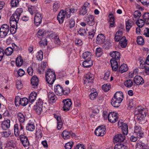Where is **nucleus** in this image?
I'll return each instance as SVG.
<instances>
[{"mask_svg": "<svg viewBox=\"0 0 149 149\" xmlns=\"http://www.w3.org/2000/svg\"><path fill=\"white\" fill-rule=\"evenodd\" d=\"M77 9L75 8L72 7L70 9L68 8L66 9L64 11L63 10H61L57 16V19L60 23H62L64 19V18L66 16L67 18L70 17V13H74L77 12Z\"/></svg>", "mask_w": 149, "mask_h": 149, "instance_id": "f257e3e1", "label": "nucleus"}, {"mask_svg": "<svg viewBox=\"0 0 149 149\" xmlns=\"http://www.w3.org/2000/svg\"><path fill=\"white\" fill-rule=\"evenodd\" d=\"M45 77L47 83L50 85H52L56 80L55 72L51 69H48L46 72Z\"/></svg>", "mask_w": 149, "mask_h": 149, "instance_id": "f03ea898", "label": "nucleus"}, {"mask_svg": "<svg viewBox=\"0 0 149 149\" xmlns=\"http://www.w3.org/2000/svg\"><path fill=\"white\" fill-rule=\"evenodd\" d=\"M94 79V75L91 73H88L84 76V84L87 85L89 84L90 85L92 84L93 82Z\"/></svg>", "mask_w": 149, "mask_h": 149, "instance_id": "7ed1b4c3", "label": "nucleus"}, {"mask_svg": "<svg viewBox=\"0 0 149 149\" xmlns=\"http://www.w3.org/2000/svg\"><path fill=\"white\" fill-rule=\"evenodd\" d=\"M106 128L104 125L98 127L95 131V134L98 136H103L105 133Z\"/></svg>", "mask_w": 149, "mask_h": 149, "instance_id": "20e7f679", "label": "nucleus"}, {"mask_svg": "<svg viewBox=\"0 0 149 149\" xmlns=\"http://www.w3.org/2000/svg\"><path fill=\"white\" fill-rule=\"evenodd\" d=\"M118 118V114L114 112H110L109 113L108 116V120L111 123H115L116 122Z\"/></svg>", "mask_w": 149, "mask_h": 149, "instance_id": "39448f33", "label": "nucleus"}, {"mask_svg": "<svg viewBox=\"0 0 149 149\" xmlns=\"http://www.w3.org/2000/svg\"><path fill=\"white\" fill-rule=\"evenodd\" d=\"M134 133L139 138H141L144 136L143 131L139 126L136 125L134 127Z\"/></svg>", "mask_w": 149, "mask_h": 149, "instance_id": "423d86ee", "label": "nucleus"}, {"mask_svg": "<svg viewBox=\"0 0 149 149\" xmlns=\"http://www.w3.org/2000/svg\"><path fill=\"white\" fill-rule=\"evenodd\" d=\"M46 105V103H45L43 104L44 107L35 105L34 107V109L35 110L36 112L38 114H40L41 113H44L46 112L48 109V108L46 107L45 106V105Z\"/></svg>", "mask_w": 149, "mask_h": 149, "instance_id": "0eeeda50", "label": "nucleus"}, {"mask_svg": "<svg viewBox=\"0 0 149 149\" xmlns=\"http://www.w3.org/2000/svg\"><path fill=\"white\" fill-rule=\"evenodd\" d=\"M19 139L21 141L23 146L25 147L28 148L29 143L27 137L24 135L21 134L20 136Z\"/></svg>", "mask_w": 149, "mask_h": 149, "instance_id": "6e6552de", "label": "nucleus"}, {"mask_svg": "<svg viewBox=\"0 0 149 149\" xmlns=\"http://www.w3.org/2000/svg\"><path fill=\"white\" fill-rule=\"evenodd\" d=\"M63 102L64 103L63 107V110L66 111L69 110L72 104L71 100L69 99H65L63 100Z\"/></svg>", "mask_w": 149, "mask_h": 149, "instance_id": "1a4fd4ad", "label": "nucleus"}, {"mask_svg": "<svg viewBox=\"0 0 149 149\" xmlns=\"http://www.w3.org/2000/svg\"><path fill=\"white\" fill-rule=\"evenodd\" d=\"M84 20L90 26H93L95 24L94 17L93 15H89L86 16L84 17Z\"/></svg>", "mask_w": 149, "mask_h": 149, "instance_id": "9d476101", "label": "nucleus"}, {"mask_svg": "<svg viewBox=\"0 0 149 149\" xmlns=\"http://www.w3.org/2000/svg\"><path fill=\"white\" fill-rule=\"evenodd\" d=\"M75 134L72 132H69L65 130L63 131L61 134V136L65 140H67L70 138V136H74Z\"/></svg>", "mask_w": 149, "mask_h": 149, "instance_id": "9b49d317", "label": "nucleus"}, {"mask_svg": "<svg viewBox=\"0 0 149 149\" xmlns=\"http://www.w3.org/2000/svg\"><path fill=\"white\" fill-rule=\"evenodd\" d=\"M125 138V135L123 134H118L116 135L113 138L115 142H123Z\"/></svg>", "mask_w": 149, "mask_h": 149, "instance_id": "f8f14e48", "label": "nucleus"}, {"mask_svg": "<svg viewBox=\"0 0 149 149\" xmlns=\"http://www.w3.org/2000/svg\"><path fill=\"white\" fill-rule=\"evenodd\" d=\"M42 17L41 14L39 13L35 14L34 17V23L36 26H38L41 23Z\"/></svg>", "mask_w": 149, "mask_h": 149, "instance_id": "ddd939ff", "label": "nucleus"}, {"mask_svg": "<svg viewBox=\"0 0 149 149\" xmlns=\"http://www.w3.org/2000/svg\"><path fill=\"white\" fill-rule=\"evenodd\" d=\"M54 91L56 94L58 95H61L63 94V88L59 85H55L54 86Z\"/></svg>", "mask_w": 149, "mask_h": 149, "instance_id": "4468645a", "label": "nucleus"}, {"mask_svg": "<svg viewBox=\"0 0 149 149\" xmlns=\"http://www.w3.org/2000/svg\"><path fill=\"white\" fill-rule=\"evenodd\" d=\"M134 81L137 85H142L144 83L143 78L140 76H135L134 79Z\"/></svg>", "mask_w": 149, "mask_h": 149, "instance_id": "2eb2a0df", "label": "nucleus"}, {"mask_svg": "<svg viewBox=\"0 0 149 149\" xmlns=\"http://www.w3.org/2000/svg\"><path fill=\"white\" fill-rule=\"evenodd\" d=\"M118 61L114 58H111L110 60V62L113 71H116L118 68Z\"/></svg>", "mask_w": 149, "mask_h": 149, "instance_id": "dca6fc26", "label": "nucleus"}, {"mask_svg": "<svg viewBox=\"0 0 149 149\" xmlns=\"http://www.w3.org/2000/svg\"><path fill=\"white\" fill-rule=\"evenodd\" d=\"M10 120L9 119L3 121L1 124L3 130H6L9 128L10 125Z\"/></svg>", "mask_w": 149, "mask_h": 149, "instance_id": "f3484780", "label": "nucleus"}, {"mask_svg": "<svg viewBox=\"0 0 149 149\" xmlns=\"http://www.w3.org/2000/svg\"><path fill=\"white\" fill-rule=\"evenodd\" d=\"M105 41V37L102 34L98 35L96 38V42L97 44H101L104 43Z\"/></svg>", "mask_w": 149, "mask_h": 149, "instance_id": "a211bd4d", "label": "nucleus"}, {"mask_svg": "<svg viewBox=\"0 0 149 149\" xmlns=\"http://www.w3.org/2000/svg\"><path fill=\"white\" fill-rule=\"evenodd\" d=\"M122 101L113 98L111 100V104L113 107L117 108L120 106Z\"/></svg>", "mask_w": 149, "mask_h": 149, "instance_id": "6ab92c4d", "label": "nucleus"}, {"mask_svg": "<svg viewBox=\"0 0 149 149\" xmlns=\"http://www.w3.org/2000/svg\"><path fill=\"white\" fill-rule=\"evenodd\" d=\"M34 123L30 120L26 126V129L30 131H33L35 129Z\"/></svg>", "mask_w": 149, "mask_h": 149, "instance_id": "aec40b11", "label": "nucleus"}, {"mask_svg": "<svg viewBox=\"0 0 149 149\" xmlns=\"http://www.w3.org/2000/svg\"><path fill=\"white\" fill-rule=\"evenodd\" d=\"M113 98L122 101L124 98L123 94L121 91L117 92L114 94Z\"/></svg>", "mask_w": 149, "mask_h": 149, "instance_id": "412c9836", "label": "nucleus"}, {"mask_svg": "<svg viewBox=\"0 0 149 149\" xmlns=\"http://www.w3.org/2000/svg\"><path fill=\"white\" fill-rule=\"evenodd\" d=\"M54 116L57 121V129L58 130L61 129L63 125L62 122L61 118L56 114H54Z\"/></svg>", "mask_w": 149, "mask_h": 149, "instance_id": "4be33fe9", "label": "nucleus"}, {"mask_svg": "<svg viewBox=\"0 0 149 149\" xmlns=\"http://www.w3.org/2000/svg\"><path fill=\"white\" fill-rule=\"evenodd\" d=\"M110 55L112 58L115 59L116 60H118L120 56V53L116 51L111 52Z\"/></svg>", "mask_w": 149, "mask_h": 149, "instance_id": "5701e85b", "label": "nucleus"}, {"mask_svg": "<svg viewBox=\"0 0 149 149\" xmlns=\"http://www.w3.org/2000/svg\"><path fill=\"white\" fill-rule=\"evenodd\" d=\"M48 98L52 102H55L57 99L56 95L53 92L48 93Z\"/></svg>", "mask_w": 149, "mask_h": 149, "instance_id": "b1692460", "label": "nucleus"}, {"mask_svg": "<svg viewBox=\"0 0 149 149\" xmlns=\"http://www.w3.org/2000/svg\"><path fill=\"white\" fill-rule=\"evenodd\" d=\"M120 46L122 48L125 47L127 44V41L125 36H123L119 42Z\"/></svg>", "mask_w": 149, "mask_h": 149, "instance_id": "393cba45", "label": "nucleus"}, {"mask_svg": "<svg viewBox=\"0 0 149 149\" xmlns=\"http://www.w3.org/2000/svg\"><path fill=\"white\" fill-rule=\"evenodd\" d=\"M65 23L69 26L70 29L74 27L75 24V21L73 18L68 19L66 21Z\"/></svg>", "mask_w": 149, "mask_h": 149, "instance_id": "a878e982", "label": "nucleus"}, {"mask_svg": "<svg viewBox=\"0 0 149 149\" xmlns=\"http://www.w3.org/2000/svg\"><path fill=\"white\" fill-rule=\"evenodd\" d=\"M31 84L32 86H38L39 83L38 79L36 76H34L32 77L31 80Z\"/></svg>", "mask_w": 149, "mask_h": 149, "instance_id": "bb28decb", "label": "nucleus"}, {"mask_svg": "<svg viewBox=\"0 0 149 149\" xmlns=\"http://www.w3.org/2000/svg\"><path fill=\"white\" fill-rule=\"evenodd\" d=\"M138 115L142 118L146 116V112L144 108H140V109H138Z\"/></svg>", "mask_w": 149, "mask_h": 149, "instance_id": "cd10ccee", "label": "nucleus"}, {"mask_svg": "<svg viewBox=\"0 0 149 149\" xmlns=\"http://www.w3.org/2000/svg\"><path fill=\"white\" fill-rule=\"evenodd\" d=\"M93 61L92 60H85L82 63V65L85 68L90 67L93 65Z\"/></svg>", "mask_w": 149, "mask_h": 149, "instance_id": "c85d7f7f", "label": "nucleus"}, {"mask_svg": "<svg viewBox=\"0 0 149 149\" xmlns=\"http://www.w3.org/2000/svg\"><path fill=\"white\" fill-rule=\"evenodd\" d=\"M133 24V23L132 21L130 20H128L126 23V29L127 32H129L130 29L132 27Z\"/></svg>", "mask_w": 149, "mask_h": 149, "instance_id": "c756f323", "label": "nucleus"}, {"mask_svg": "<svg viewBox=\"0 0 149 149\" xmlns=\"http://www.w3.org/2000/svg\"><path fill=\"white\" fill-rule=\"evenodd\" d=\"M37 95V93L33 92L31 93L29 97V100L30 102L31 103L36 100Z\"/></svg>", "mask_w": 149, "mask_h": 149, "instance_id": "7c9ffc66", "label": "nucleus"}, {"mask_svg": "<svg viewBox=\"0 0 149 149\" xmlns=\"http://www.w3.org/2000/svg\"><path fill=\"white\" fill-rule=\"evenodd\" d=\"M118 69L119 72L122 73L126 72L128 70V68L126 64H123Z\"/></svg>", "mask_w": 149, "mask_h": 149, "instance_id": "2f4dec72", "label": "nucleus"}, {"mask_svg": "<svg viewBox=\"0 0 149 149\" xmlns=\"http://www.w3.org/2000/svg\"><path fill=\"white\" fill-rule=\"evenodd\" d=\"M38 8L36 6H31V7L29 8V11L31 15L33 13H37L38 11Z\"/></svg>", "mask_w": 149, "mask_h": 149, "instance_id": "473e14b6", "label": "nucleus"}, {"mask_svg": "<svg viewBox=\"0 0 149 149\" xmlns=\"http://www.w3.org/2000/svg\"><path fill=\"white\" fill-rule=\"evenodd\" d=\"M142 18L147 24H149V13H146L142 15Z\"/></svg>", "mask_w": 149, "mask_h": 149, "instance_id": "72a5a7b5", "label": "nucleus"}, {"mask_svg": "<svg viewBox=\"0 0 149 149\" xmlns=\"http://www.w3.org/2000/svg\"><path fill=\"white\" fill-rule=\"evenodd\" d=\"M91 54L89 52H87L84 53L82 55V58L85 59V60H90Z\"/></svg>", "mask_w": 149, "mask_h": 149, "instance_id": "f704fd0d", "label": "nucleus"}, {"mask_svg": "<svg viewBox=\"0 0 149 149\" xmlns=\"http://www.w3.org/2000/svg\"><path fill=\"white\" fill-rule=\"evenodd\" d=\"M19 124H16L14 126V131L15 135L17 137H18L19 135Z\"/></svg>", "mask_w": 149, "mask_h": 149, "instance_id": "c9c22d12", "label": "nucleus"}, {"mask_svg": "<svg viewBox=\"0 0 149 149\" xmlns=\"http://www.w3.org/2000/svg\"><path fill=\"white\" fill-rule=\"evenodd\" d=\"M133 84V82L132 80L131 79H127L124 82V84L125 86L128 88L132 87Z\"/></svg>", "mask_w": 149, "mask_h": 149, "instance_id": "e433bc0d", "label": "nucleus"}, {"mask_svg": "<svg viewBox=\"0 0 149 149\" xmlns=\"http://www.w3.org/2000/svg\"><path fill=\"white\" fill-rule=\"evenodd\" d=\"M128 126L126 123H123L122 125V130L123 134L125 135L127 134L128 133Z\"/></svg>", "mask_w": 149, "mask_h": 149, "instance_id": "4c0bfd02", "label": "nucleus"}, {"mask_svg": "<svg viewBox=\"0 0 149 149\" xmlns=\"http://www.w3.org/2000/svg\"><path fill=\"white\" fill-rule=\"evenodd\" d=\"M136 23L139 27L141 28L143 26L145 22H144V21L142 18V19H139L137 20Z\"/></svg>", "mask_w": 149, "mask_h": 149, "instance_id": "58836bf2", "label": "nucleus"}, {"mask_svg": "<svg viewBox=\"0 0 149 149\" xmlns=\"http://www.w3.org/2000/svg\"><path fill=\"white\" fill-rule=\"evenodd\" d=\"M29 102V100L26 97L21 98L20 105L23 106H25Z\"/></svg>", "mask_w": 149, "mask_h": 149, "instance_id": "ea45409f", "label": "nucleus"}, {"mask_svg": "<svg viewBox=\"0 0 149 149\" xmlns=\"http://www.w3.org/2000/svg\"><path fill=\"white\" fill-rule=\"evenodd\" d=\"M114 149H128L127 146L122 143H118L115 145Z\"/></svg>", "mask_w": 149, "mask_h": 149, "instance_id": "a19ab883", "label": "nucleus"}, {"mask_svg": "<svg viewBox=\"0 0 149 149\" xmlns=\"http://www.w3.org/2000/svg\"><path fill=\"white\" fill-rule=\"evenodd\" d=\"M17 118L20 123H23L25 121V118L24 115L21 113H17Z\"/></svg>", "mask_w": 149, "mask_h": 149, "instance_id": "79ce46f5", "label": "nucleus"}, {"mask_svg": "<svg viewBox=\"0 0 149 149\" xmlns=\"http://www.w3.org/2000/svg\"><path fill=\"white\" fill-rule=\"evenodd\" d=\"M13 52V48L10 47H9L6 48L5 53L7 56H8L11 55L12 54Z\"/></svg>", "mask_w": 149, "mask_h": 149, "instance_id": "37998d69", "label": "nucleus"}, {"mask_svg": "<svg viewBox=\"0 0 149 149\" xmlns=\"http://www.w3.org/2000/svg\"><path fill=\"white\" fill-rule=\"evenodd\" d=\"M23 61L21 56L17 57L16 60V65L18 67L20 66L22 64Z\"/></svg>", "mask_w": 149, "mask_h": 149, "instance_id": "c03bdc74", "label": "nucleus"}, {"mask_svg": "<svg viewBox=\"0 0 149 149\" xmlns=\"http://www.w3.org/2000/svg\"><path fill=\"white\" fill-rule=\"evenodd\" d=\"M20 16L16 14V13H14L10 17V19H11L13 21H18Z\"/></svg>", "mask_w": 149, "mask_h": 149, "instance_id": "a18cd8bd", "label": "nucleus"}, {"mask_svg": "<svg viewBox=\"0 0 149 149\" xmlns=\"http://www.w3.org/2000/svg\"><path fill=\"white\" fill-rule=\"evenodd\" d=\"M136 42L138 44L140 45H143L144 42L143 38L141 36H139L138 37Z\"/></svg>", "mask_w": 149, "mask_h": 149, "instance_id": "49530a36", "label": "nucleus"}, {"mask_svg": "<svg viewBox=\"0 0 149 149\" xmlns=\"http://www.w3.org/2000/svg\"><path fill=\"white\" fill-rule=\"evenodd\" d=\"M111 88L110 85L109 84H104L102 86V88L105 92H108Z\"/></svg>", "mask_w": 149, "mask_h": 149, "instance_id": "de8ad7c7", "label": "nucleus"}, {"mask_svg": "<svg viewBox=\"0 0 149 149\" xmlns=\"http://www.w3.org/2000/svg\"><path fill=\"white\" fill-rule=\"evenodd\" d=\"M0 30L2 31H9V26L7 24H4L2 25L0 29Z\"/></svg>", "mask_w": 149, "mask_h": 149, "instance_id": "09e8293b", "label": "nucleus"}, {"mask_svg": "<svg viewBox=\"0 0 149 149\" xmlns=\"http://www.w3.org/2000/svg\"><path fill=\"white\" fill-rule=\"evenodd\" d=\"M102 52L100 48H97L95 51V54L97 57H100L102 54Z\"/></svg>", "mask_w": 149, "mask_h": 149, "instance_id": "8fccbe9b", "label": "nucleus"}, {"mask_svg": "<svg viewBox=\"0 0 149 149\" xmlns=\"http://www.w3.org/2000/svg\"><path fill=\"white\" fill-rule=\"evenodd\" d=\"M21 98L19 96L15 97V103L16 106H19L20 105V100Z\"/></svg>", "mask_w": 149, "mask_h": 149, "instance_id": "3c124183", "label": "nucleus"}, {"mask_svg": "<svg viewBox=\"0 0 149 149\" xmlns=\"http://www.w3.org/2000/svg\"><path fill=\"white\" fill-rule=\"evenodd\" d=\"M133 16L135 18L138 19L141 16V13L138 10H136L134 12Z\"/></svg>", "mask_w": 149, "mask_h": 149, "instance_id": "603ef678", "label": "nucleus"}, {"mask_svg": "<svg viewBox=\"0 0 149 149\" xmlns=\"http://www.w3.org/2000/svg\"><path fill=\"white\" fill-rule=\"evenodd\" d=\"M19 3V0H12L10 2V4L12 7L17 6Z\"/></svg>", "mask_w": 149, "mask_h": 149, "instance_id": "864d4df0", "label": "nucleus"}, {"mask_svg": "<svg viewBox=\"0 0 149 149\" xmlns=\"http://www.w3.org/2000/svg\"><path fill=\"white\" fill-rule=\"evenodd\" d=\"M73 143L72 142H68L66 143L65 146V149H71L73 146Z\"/></svg>", "mask_w": 149, "mask_h": 149, "instance_id": "5fc2aeb1", "label": "nucleus"}, {"mask_svg": "<svg viewBox=\"0 0 149 149\" xmlns=\"http://www.w3.org/2000/svg\"><path fill=\"white\" fill-rule=\"evenodd\" d=\"M38 54L37 56V58L38 60H41L43 58V53L41 50H40L38 52Z\"/></svg>", "mask_w": 149, "mask_h": 149, "instance_id": "6e6d98bb", "label": "nucleus"}, {"mask_svg": "<svg viewBox=\"0 0 149 149\" xmlns=\"http://www.w3.org/2000/svg\"><path fill=\"white\" fill-rule=\"evenodd\" d=\"M18 21H13L12 20H10V24L11 26L17 27V24Z\"/></svg>", "mask_w": 149, "mask_h": 149, "instance_id": "4d7b16f0", "label": "nucleus"}, {"mask_svg": "<svg viewBox=\"0 0 149 149\" xmlns=\"http://www.w3.org/2000/svg\"><path fill=\"white\" fill-rule=\"evenodd\" d=\"M88 10L86 8L82 7L80 11V14L83 15H84L87 13Z\"/></svg>", "mask_w": 149, "mask_h": 149, "instance_id": "13d9d810", "label": "nucleus"}, {"mask_svg": "<svg viewBox=\"0 0 149 149\" xmlns=\"http://www.w3.org/2000/svg\"><path fill=\"white\" fill-rule=\"evenodd\" d=\"M8 32L0 30V37L1 38H5L7 35Z\"/></svg>", "mask_w": 149, "mask_h": 149, "instance_id": "bf43d9fd", "label": "nucleus"}, {"mask_svg": "<svg viewBox=\"0 0 149 149\" xmlns=\"http://www.w3.org/2000/svg\"><path fill=\"white\" fill-rule=\"evenodd\" d=\"M97 95V93L96 91L91 93L90 94V98L91 100H93Z\"/></svg>", "mask_w": 149, "mask_h": 149, "instance_id": "052dcab7", "label": "nucleus"}, {"mask_svg": "<svg viewBox=\"0 0 149 149\" xmlns=\"http://www.w3.org/2000/svg\"><path fill=\"white\" fill-rule=\"evenodd\" d=\"M137 1H140L143 5L148 6L149 5V0H137Z\"/></svg>", "mask_w": 149, "mask_h": 149, "instance_id": "680f3d73", "label": "nucleus"}, {"mask_svg": "<svg viewBox=\"0 0 149 149\" xmlns=\"http://www.w3.org/2000/svg\"><path fill=\"white\" fill-rule=\"evenodd\" d=\"M5 52L2 47H0V61L2 59L4 55Z\"/></svg>", "mask_w": 149, "mask_h": 149, "instance_id": "e2e57ef3", "label": "nucleus"}, {"mask_svg": "<svg viewBox=\"0 0 149 149\" xmlns=\"http://www.w3.org/2000/svg\"><path fill=\"white\" fill-rule=\"evenodd\" d=\"M17 88V89L19 90L22 88V84L20 81L18 80L16 82V84Z\"/></svg>", "mask_w": 149, "mask_h": 149, "instance_id": "0e129e2a", "label": "nucleus"}, {"mask_svg": "<svg viewBox=\"0 0 149 149\" xmlns=\"http://www.w3.org/2000/svg\"><path fill=\"white\" fill-rule=\"evenodd\" d=\"M79 34L81 36H84L86 33V31L84 29H80L78 31Z\"/></svg>", "mask_w": 149, "mask_h": 149, "instance_id": "69168bd1", "label": "nucleus"}, {"mask_svg": "<svg viewBox=\"0 0 149 149\" xmlns=\"http://www.w3.org/2000/svg\"><path fill=\"white\" fill-rule=\"evenodd\" d=\"M60 7L59 4L57 2H55L54 3L53 7L54 11H56Z\"/></svg>", "mask_w": 149, "mask_h": 149, "instance_id": "338daca9", "label": "nucleus"}, {"mask_svg": "<svg viewBox=\"0 0 149 149\" xmlns=\"http://www.w3.org/2000/svg\"><path fill=\"white\" fill-rule=\"evenodd\" d=\"M144 145V144L141 141H138L137 142L136 146L140 149L143 148Z\"/></svg>", "mask_w": 149, "mask_h": 149, "instance_id": "774afa93", "label": "nucleus"}]
</instances>
